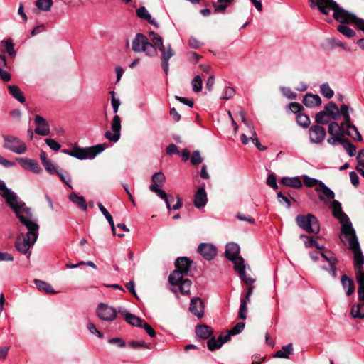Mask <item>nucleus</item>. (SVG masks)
<instances>
[{
	"mask_svg": "<svg viewBox=\"0 0 364 364\" xmlns=\"http://www.w3.org/2000/svg\"><path fill=\"white\" fill-rule=\"evenodd\" d=\"M149 36L152 41L150 43L148 38L142 33H137L132 41V49L135 53L144 52L148 56L156 55V48L161 53V67L167 75L168 72V61L175 55L170 44L164 46L162 38L154 31L149 32Z\"/></svg>",
	"mask_w": 364,
	"mask_h": 364,
	"instance_id": "1",
	"label": "nucleus"
},
{
	"mask_svg": "<svg viewBox=\"0 0 364 364\" xmlns=\"http://www.w3.org/2000/svg\"><path fill=\"white\" fill-rule=\"evenodd\" d=\"M3 198L20 222L28 229V231L38 232L39 225L33 218L31 209L26 207L25 203L20 200L14 192L9 188L5 197Z\"/></svg>",
	"mask_w": 364,
	"mask_h": 364,
	"instance_id": "2",
	"label": "nucleus"
},
{
	"mask_svg": "<svg viewBox=\"0 0 364 364\" xmlns=\"http://www.w3.org/2000/svg\"><path fill=\"white\" fill-rule=\"evenodd\" d=\"M240 247L238 244L229 242V261L232 262L235 271L237 272L240 279L245 283H254L255 279L248 277L246 275L245 259L240 255Z\"/></svg>",
	"mask_w": 364,
	"mask_h": 364,
	"instance_id": "3",
	"label": "nucleus"
},
{
	"mask_svg": "<svg viewBox=\"0 0 364 364\" xmlns=\"http://www.w3.org/2000/svg\"><path fill=\"white\" fill-rule=\"evenodd\" d=\"M311 9L317 8L323 15H328L330 11H333L334 19L338 21H342L343 14L346 11L341 7L333 0H309Z\"/></svg>",
	"mask_w": 364,
	"mask_h": 364,
	"instance_id": "4",
	"label": "nucleus"
},
{
	"mask_svg": "<svg viewBox=\"0 0 364 364\" xmlns=\"http://www.w3.org/2000/svg\"><path fill=\"white\" fill-rule=\"evenodd\" d=\"M107 147V144H100L87 148H74L71 151L63 150V152L80 160L94 159L97 154L102 152Z\"/></svg>",
	"mask_w": 364,
	"mask_h": 364,
	"instance_id": "5",
	"label": "nucleus"
},
{
	"mask_svg": "<svg viewBox=\"0 0 364 364\" xmlns=\"http://www.w3.org/2000/svg\"><path fill=\"white\" fill-rule=\"evenodd\" d=\"M331 208L332 209L333 215L336 218L341 225V232L343 235H349V233L355 231L348 216L343 212L341 203L336 200L331 202Z\"/></svg>",
	"mask_w": 364,
	"mask_h": 364,
	"instance_id": "6",
	"label": "nucleus"
},
{
	"mask_svg": "<svg viewBox=\"0 0 364 364\" xmlns=\"http://www.w3.org/2000/svg\"><path fill=\"white\" fill-rule=\"evenodd\" d=\"M192 262L186 257L178 258L175 262L176 269L168 277L170 284H178L182 277L188 275Z\"/></svg>",
	"mask_w": 364,
	"mask_h": 364,
	"instance_id": "7",
	"label": "nucleus"
},
{
	"mask_svg": "<svg viewBox=\"0 0 364 364\" xmlns=\"http://www.w3.org/2000/svg\"><path fill=\"white\" fill-rule=\"evenodd\" d=\"M343 237L348 242L349 249L353 253L355 269H363L364 256L361 252L355 231L349 233V235H344Z\"/></svg>",
	"mask_w": 364,
	"mask_h": 364,
	"instance_id": "8",
	"label": "nucleus"
},
{
	"mask_svg": "<svg viewBox=\"0 0 364 364\" xmlns=\"http://www.w3.org/2000/svg\"><path fill=\"white\" fill-rule=\"evenodd\" d=\"M38 237V232L28 231L26 236L23 234H21L16 239V249L21 253L28 254L27 257L28 258L31 255L29 249L36 242Z\"/></svg>",
	"mask_w": 364,
	"mask_h": 364,
	"instance_id": "9",
	"label": "nucleus"
},
{
	"mask_svg": "<svg viewBox=\"0 0 364 364\" xmlns=\"http://www.w3.org/2000/svg\"><path fill=\"white\" fill-rule=\"evenodd\" d=\"M350 107L346 105H342L340 107V116L343 117V122L341 123L342 127H346V134L351 136L354 140L361 141L362 136L358 128L352 124L349 114Z\"/></svg>",
	"mask_w": 364,
	"mask_h": 364,
	"instance_id": "10",
	"label": "nucleus"
},
{
	"mask_svg": "<svg viewBox=\"0 0 364 364\" xmlns=\"http://www.w3.org/2000/svg\"><path fill=\"white\" fill-rule=\"evenodd\" d=\"M296 223L308 233L318 234L320 231L318 220L312 214L298 215L296 218Z\"/></svg>",
	"mask_w": 364,
	"mask_h": 364,
	"instance_id": "11",
	"label": "nucleus"
},
{
	"mask_svg": "<svg viewBox=\"0 0 364 364\" xmlns=\"http://www.w3.org/2000/svg\"><path fill=\"white\" fill-rule=\"evenodd\" d=\"M2 137L4 139L3 147L4 149L17 154H23L27 151L26 144L18 137L9 134H4Z\"/></svg>",
	"mask_w": 364,
	"mask_h": 364,
	"instance_id": "12",
	"label": "nucleus"
},
{
	"mask_svg": "<svg viewBox=\"0 0 364 364\" xmlns=\"http://www.w3.org/2000/svg\"><path fill=\"white\" fill-rule=\"evenodd\" d=\"M98 317L105 321H114L117 315L116 309L105 304H100L97 308Z\"/></svg>",
	"mask_w": 364,
	"mask_h": 364,
	"instance_id": "13",
	"label": "nucleus"
},
{
	"mask_svg": "<svg viewBox=\"0 0 364 364\" xmlns=\"http://www.w3.org/2000/svg\"><path fill=\"white\" fill-rule=\"evenodd\" d=\"M111 127L112 131L107 130L105 136L109 141L116 142L119 139L121 131V119L118 115L114 116Z\"/></svg>",
	"mask_w": 364,
	"mask_h": 364,
	"instance_id": "14",
	"label": "nucleus"
},
{
	"mask_svg": "<svg viewBox=\"0 0 364 364\" xmlns=\"http://www.w3.org/2000/svg\"><path fill=\"white\" fill-rule=\"evenodd\" d=\"M199 254L206 260L213 259L216 254V247L210 243H200L198 247Z\"/></svg>",
	"mask_w": 364,
	"mask_h": 364,
	"instance_id": "15",
	"label": "nucleus"
},
{
	"mask_svg": "<svg viewBox=\"0 0 364 364\" xmlns=\"http://www.w3.org/2000/svg\"><path fill=\"white\" fill-rule=\"evenodd\" d=\"M310 141L312 143H320L326 136V129L320 125H313L309 130Z\"/></svg>",
	"mask_w": 364,
	"mask_h": 364,
	"instance_id": "16",
	"label": "nucleus"
},
{
	"mask_svg": "<svg viewBox=\"0 0 364 364\" xmlns=\"http://www.w3.org/2000/svg\"><path fill=\"white\" fill-rule=\"evenodd\" d=\"M316 191L318 193L319 199L324 203H328L335 197L333 191L323 182H320L319 186L316 188Z\"/></svg>",
	"mask_w": 364,
	"mask_h": 364,
	"instance_id": "17",
	"label": "nucleus"
},
{
	"mask_svg": "<svg viewBox=\"0 0 364 364\" xmlns=\"http://www.w3.org/2000/svg\"><path fill=\"white\" fill-rule=\"evenodd\" d=\"M241 120L242 122L245 123V124L248 127L249 129V134H250V140L252 141V143L255 145V146L259 150V151H265L267 149V146L261 144L259 142L256 132L253 127H252L248 121L246 119L245 117V114L243 112H241L240 113Z\"/></svg>",
	"mask_w": 364,
	"mask_h": 364,
	"instance_id": "18",
	"label": "nucleus"
},
{
	"mask_svg": "<svg viewBox=\"0 0 364 364\" xmlns=\"http://www.w3.org/2000/svg\"><path fill=\"white\" fill-rule=\"evenodd\" d=\"M342 21L339 23L342 24H348L353 23L358 26V28L363 31L364 33V20L360 18H358L354 14L349 12L348 11H346L343 14V17L341 18Z\"/></svg>",
	"mask_w": 364,
	"mask_h": 364,
	"instance_id": "19",
	"label": "nucleus"
},
{
	"mask_svg": "<svg viewBox=\"0 0 364 364\" xmlns=\"http://www.w3.org/2000/svg\"><path fill=\"white\" fill-rule=\"evenodd\" d=\"M35 132L41 136H47L50 134V126L48 122L41 116L35 117Z\"/></svg>",
	"mask_w": 364,
	"mask_h": 364,
	"instance_id": "20",
	"label": "nucleus"
},
{
	"mask_svg": "<svg viewBox=\"0 0 364 364\" xmlns=\"http://www.w3.org/2000/svg\"><path fill=\"white\" fill-rule=\"evenodd\" d=\"M17 161L20 165L26 170L30 171L35 173H39L42 169L38 163L33 159L28 158H18Z\"/></svg>",
	"mask_w": 364,
	"mask_h": 364,
	"instance_id": "21",
	"label": "nucleus"
},
{
	"mask_svg": "<svg viewBox=\"0 0 364 364\" xmlns=\"http://www.w3.org/2000/svg\"><path fill=\"white\" fill-rule=\"evenodd\" d=\"M247 284V283H246ZM252 283L248 284L249 287L247 289V294L245 299H241L240 302V306L239 310V314L238 317L240 319H245L247 318V302H250V296L252 294L253 289L255 288L254 286H252Z\"/></svg>",
	"mask_w": 364,
	"mask_h": 364,
	"instance_id": "22",
	"label": "nucleus"
},
{
	"mask_svg": "<svg viewBox=\"0 0 364 364\" xmlns=\"http://www.w3.org/2000/svg\"><path fill=\"white\" fill-rule=\"evenodd\" d=\"M203 302L200 298L195 297L191 300L189 310L193 314L201 318L203 316Z\"/></svg>",
	"mask_w": 364,
	"mask_h": 364,
	"instance_id": "23",
	"label": "nucleus"
},
{
	"mask_svg": "<svg viewBox=\"0 0 364 364\" xmlns=\"http://www.w3.org/2000/svg\"><path fill=\"white\" fill-rule=\"evenodd\" d=\"M208 201L207 193L205 191V188L200 187L196 191L194 197V205L197 208L204 207Z\"/></svg>",
	"mask_w": 364,
	"mask_h": 364,
	"instance_id": "24",
	"label": "nucleus"
},
{
	"mask_svg": "<svg viewBox=\"0 0 364 364\" xmlns=\"http://www.w3.org/2000/svg\"><path fill=\"white\" fill-rule=\"evenodd\" d=\"M149 190L155 193L160 198L164 200L166 203V208L168 210H171V201L173 200L172 196H168L167 193L161 188H156L154 186H149Z\"/></svg>",
	"mask_w": 364,
	"mask_h": 364,
	"instance_id": "25",
	"label": "nucleus"
},
{
	"mask_svg": "<svg viewBox=\"0 0 364 364\" xmlns=\"http://www.w3.org/2000/svg\"><path fill=\"white\" fill-rule=\"evenodd\" d=\"M303 103L307 107H315L321 104V99L318 95L307 93L303 99Z\"/></svg>",
	"mask_w": 364,
	"mask_h": 364,
	"instance_id": "26",
	"label": "nucleus"
},
{
	"mask_svg": "<svg viewBox=\"0 0 364 364\" xmlns=\"http://www.w3.org/2000/svg\"><path fill=\"white\" fill-rule=\"evenodd\" d=\"M228 341V333L220 336L217 340L214 337L209 339L207 342L208 348L210 350H215L220 348L222 345Z\"/></svg>",
	"mask_w": 364,
	"mask_h": 364,
	"instance_id": "27",
	"label": "nucleus"
},
{
	"mask_svg": "<svg viewBox=\"0 0 364 364\" xmlns=\"http://www.w3.org/2000/svg\"><path fill=\"white\" fill-rule=\"evenodd\" d=\"M341 281L342 287L345 289L346 294L348 296L351 295L355 291V284L353 280L346 274H343L341 277Z\"/></svg>",
	"mask_w": 364,
	"mask_h": 364,
	"instance_id": "28",
	"label": "nucleus"
},
{
	"mask_svg": "<svg viewBox=\"0 0 364 364\" xmlns=\"http://www.w3.org/2000/svg\"><path fill=\"white\" fill-rule=\"evenodd\" d=\"M327 112L328 115L330 118L336 120L340 118V112L338 106L333 102H328L325 106V110Z\"/></svg>",
	"mask_w": 364,
	"mask_h": 364,
	"instance_id": "29",
	"label": "nucleus"
},
{
	"mask_svg": "<svg viewBox=\"0 0 364 364\" xmlns=\"http://www.w3.org/2000/svg\"><path fill=\"white\" fill-rule=\"evenodd\" d=\"M69 199L73 203L76 204L82 210L85 211L87 210V205L84 197L80 196L73 192L70 194Z\"/></svg>",
	"mask_w": 364,
	"mask_h": 364,
	"instance_id": "30",
	"label": "nucleus"
},
{
	"mask_svg": "<svg viewBox=\"0 0 364 364\" xmlns=\"http://www.w3.org/2000/svg\"><path fill=\"white\" fill-rule=\"evenodd\" d=\"M351 316L355 318H364V301H359V303L355 304L350 311Z\"/></svg>",
	"mask_w": 364,
	"mask_h": 364,
	"instance_id": "31",
	"label": "nucleus"
},
{
	"mask_svg": "<svg viewBox=\"0 0 364 364\" xmlns=\"http://www.w3.org/2000/svg\"><path fill=\"white\" fill-rule=\"evenodd\" d=\"M196 333L199 338L207 339L212 334V328L207 325H200L196 327Z\"/></svg>",
	"mask_w": 364,
	"mask_h": 364,
	"instance_id": "32",
	"label": "nucleus"
},
{
	"mask_svg": "<svg viewBox=\"0 0 364 364\" xmlns=\"http://www.w3.org/2000/svg\"><path fill=\"white\" fill-rule=\"evenodd\" d=\"M281 183L287 186L298 188L301 187L302 182L299 177H284L281 180Z\"/></svg>",
	"mask_w": 364,
	"mask_h": 364,
	"instance_id": "33",
	"label": "nucleus"
},
{
	"mask_svg": "<svg viewBox=\"0 0 364 364\" xmlns=\"http://www.w3.org/2000/svg\"><path fill=\"white\" fill-rule=\"evenodd\" d=\"M9 93L18 102L23 103L26 101L23 92L17 85H9L8 87Z\"/></svg>",
	"mask_w": 364,
	"mask_h": 364,
	"instance_id": "34",
	"label": "nucleus"
},
{
	"mask_svg": "<svg viewBox=\"0 0 364 364\" xmlns=\"http://www.w3.org/2000/svg\"><path fill=\"white\" fill-rule=\"evenodd\" d=\"M345 129L346 127H342L341 124L339 125L337 122H332L328 125V131L331 135L343 136Z\"/></svg>",
	"mask_w": 364,
	"mask_h": 364,
	"instance_id": "35",
	"label": "nucleus"
},
{
	"mask_svg": "<svg viewBox=\"0 0 364 364\" xmlns=\"http://www.w3.org/2000/svg\"><path fill=\"white\" fill-rule=\"evenodd\" d=\"M35 284L36 285L37 289L39 291H43L47 294H55L56 293V291H54L52 286L50 284H48L44 281L35 279Z\"/></svg>",
	"mask_w": 364,
	"mask_h": 364,
	"instance_id": "36",
	"label": "nucleus"
},
{
	"mask_svg": "<svg viewBox=\"0 0 364 364\" xmlns=\"http://www.w3.org/2000/svg\"><path fill=\"white\" fill-rule=\"evenodd\" d=\"M191 284L192 282L189 279L182 277V279L178 282L177 285L179 287V290L182 294L188 295Z\"/></svg>",
	"mask_w": 364,
	"mask_h": 364,
	"instance_id": "37",
	"label": "nucleus"
},
{
	"mask_svg": "<svg viewBox=\"0 0 364 364\" xmlns=\"http://www.w3.org/2000/svg\"><path fill=\"white\" fill-rule=\"evenodd\" d=\"M293 352L292 344L289 343L284 346L281 350H277L274 355V357L279 358H288L289 355Z\"/></svg>",
	"mask_w": 364,
	"mask_h": 364,
	"instance_id": "38",
	"label": "nucleus"
},
{
	"mask_svg": "<svg viewBox=\"0 0 364 364\" xmlns=\"http://www.w3.org/2000/svg\"><path fill=\"white\" fill-rule=\"evenodd\" d=\"M52 0H36L35 4L39 11L48 12L50 11L53 6Z\"/></svg>",
	"mask_w": 364,
	"mask_h": 364,
	"instance_id": "39",
	"label": "nucleus"
},
{
	"mask_svg": "<svg viewBox=\"0 0 364 364\" xmlns=\"http://www.w3.org/2000/svg\"><path fill=\"white\" fill-rule=\"evenodd\" d=\"M136 14L139 18L146 20L149 23L154 24L156 27L158 26L155 21L151 18L150 14L144 6L139 8L136 10Z\"/></svg>",
	"mask_w": 364,
	"mask_h": 364,
	"instance_id": "40",
	"label": "nucleus"
},
{
	"mask_svg": "<svg viewBox=\"0 0 364 364\" xmlns=\"http://www.w3.org/2000/svg\"><path fill=\"white\" fill-rule=\"evenodd\" d=\"M125 320L127 321V323H129L132 326H136V327L142 326V323L144 321V320H142L139 317H138L132 314H130L129 312H127L125 314Z\"/></svg>",
	"mask_w": 364,
	"mask_h": 364,
	"instance_id": "41",
	"label": "nucleus"
},
{
	"mask_svg": "<svg viewBox=\"0 0 364 364\" xmlns=\"http://www.w3.org/2000/svg\"><path fill=\"white\" fill-rule=\"evenodd\" d=\"M151 180L153 183L151 186H154L156 188H161L164 186L166 178L162 172H157L152 176Z\"/></svg>",
	"mask_w": 364,
	"mask_h": 364,
	"instance_id": "42",
	"label": "nucleus"
},
{
	"mask_svg": "<svg viewBox=\"0 0 364 364\" xmlns=\"http://www.w3.org/2000/svg\"><path fill=\"white\" fill-rule=\"evenodd\" d=\"M323 46L325 49L332 50L336 47H343V44L341 41H338L335 38H328L326 40Z\"/></svg>",
	"mask_w": 364,
	"mask_h": 364,
	"instance_id": "43",
	"label": "nucleus"
},
{
	"mask_svg": "<svg viewBox=\"0 0 364 364\" xmlns=\"http://www.w3.org/2000/svg\"><path fill=\"white\" fill-rule=\"evenodd\" d=\"M296 122L299 126L304 128H307L310 124L309 117L302 112L297 114Z\"/></svg>",
	"mask_w": 364,
	"mask_h": 364,
	"instance_id": "44",
	"label": "nucleus"
},
{
	"mask_svg": "<svg viewBox=\"0 0 364 364\" xmlns=\"http://www.w3.org/2000/svg\"><path fill=\"white\" fill-rule=\"evenodd\" d=\"M320 92L327 99H331L334 95L333 90L330 87L328 83L321 85Z\"/></svg>",
	"mask_w": 364,
	"mask_h": 364,
	"instance_id": "45",
	"label": "nucleus"
},
{
	"mask_svg": "<svg viewBox=\"0 0 364 364\" xmlns=\"http://www.w3.org/2000/svg\"><path fill=\"white\" fill-rule=\"evenodd\" d=\"M330 117L328 115L327 112L321 111L318 112L315 116L316 122L318 124H327L328 123Z\"/></svg>",
	"mask_w": 364,
	"mask_h": 364,
	"instance_id": "46",
	"label": "nucleus"
},
{
	"mask_svg": "<svg viewBox=\"0 0 364 364\" xmlns=\"http://www.w3.org/2000/svg\"><path fill=\"white\" fill-rule=\"evenodd\" d=\"M213 6L215 13H224L228 6V0H217Z\"/></svg>",
	"mask_w": 364,
	"mask_h": 364,
	"instance_id": "47",
	"label": "nucleus"
},
{
	"mask_svg": "<svg viewBox=\"0 0 364 364\" xmlns=\"http://www.w3.org/2000/svg\"><path fill=\"white\" fill-rule=\"evenodd\" d=\"M338 31L347 38H352L355 35V32L346 25H339Z\"/></svg>",
	"mask_w": 364,
	"mask_h": 364,
	"instance_id": "48",
	"label": "nucleus"
},
{
	"mask_svg": "<svg viewBox=\"0 0 364 364\" xmlns=\"http://www.w3.org/2000/svg\"><path fill=\"white\" fill-rule=\"evenodd\" d=\"M5 46V51L11 56L14 57L16 55V51L14 48V43L12 39L9 38L6 41H2Z\"/></svg>",
	"mask_w": 364,
	"mask_h": 364,
	"instance_id": "49",
	"label": "nucleus"
},
{
	"mask_svg": "<svg viewBox=\"0 0 364 364\" xmlns=\"http://www.w3.org/2000/svg\"><path fill=\"white\" fill-rule=\"evenodd\" d=\"M342 145L350 156H353L355 155L356 147L353 144H351L348 139H345Z\"/></svg>",
	"mask_w": 364,
	"mask_h": 364,
	"instance_id": "50",
	"label": "nucleus"
},
{
	"mask_svg": "<svg viewBox=\"0 0 364 364\" xmlns=\"http://www.w3.org/2000/svg\"><path fill=\"white\" fill-rule=\"evenodd\" d=\"M321 255L328 262L329 265L338 263V259L330 251L325 250L321 253Z\"/></svg>",
	"mask_w": 364,
	"mask_h": 364,
	"instance_id": "51",
	"label": "nucleus"
},
{
	"mask_svg": "<svg viewBox=\"0 0 364 364\" xmlns=\"http://www.w3.org/2000/svg\"><path fill=\"white\" fill-rule=\"evenodd\" d=\"M193 90L199 92L202 89V79L200 75H196L191 82Z\"/></svg>",
	"mask_w": 364,
	"mask_h": 364,
	"instance_id": "52",
	"label": "nucleus"
},
{
	"mask_svg": "<svg viewBox=\"0 0 364 364\" xmlns=\"http://www.w3.org/2000/svg\"><path fill=\"white\" fill-rule=\"evenodd\" d=\"M303 181H304V184L307 187H314L316 186H319V183H320V182H321V181H318L314 178H311L306 175H304L303 176Z\"/></svg>",
	"mask_w": 364,
	"mask_h": 364,
	"instance_id": "53",
	"label": "nucleus"
},
{
	"mask_svg": "<svg viewBox=\"0 0 364 364\" xmlns=\"http://www.w3.org/2000/svg\"><path fill=\"white\" fill-rule=\"evenodd\" d=\"M245 324L244 322L237 323L233 328L229 330V337L230 336H235L241 333L245 328Z\"/></svg>",
	"mask_w": 364,
	"mask_h": 364,
	"instance_id": "54",
	"label": "nucleus"
},
{
	"mask_svg": "<svg viewBox=\"0 0 364 364\" xmlns=\"http://www.w3.org/2000/svg\"><path fill=\"white\" fill-rule=\"evenodd\" d=\"M203 161V158L200 156L199 151H195L193 152L191 157V162L193 165H198Z\"/></svg>",
	"mask_w": 364,
	"mask_h": 364,
	"instance_id": "55",
	"label": "nucleus"
},
{
	"mask_svg": "<svg viewBox=\"0 0 364 364\" xmlns=\"http://www.w3.org/2000/svg\"><path fill=\"white\" fill-rule=\"evenodd\" d=\"M45 142L51 149L54 151H58L61 147V145L53 139H46Z\"/></svg>",
	"mask_w": 364,
	"mask_h": 364,
	"instance_id": "56",
	"label": "nucleus"
},
{
	"mask_svg": "<svg viewBox=\"0 0 364 364\" xmlns=\"http://www.w3.org/2000/svg\"><path fill=\"white\" fill-rule=\"evenodd\" d=\"M332 136L328 139V143L331 145H335L336 143L341 144H343L346 139L343 138V136L340 135H331Z\"/></svg>",
	"mask_w": 364,
	"mask_h": 364,
	"instance_id": "57",
	"label": "nucleus"
},
{
	"mask_svg": "<svg viewBox=\"0 0 364 364\" xmlns=\"http://www.w3.org/2000/svg\"><path fill=\"white\" fill-rule=\"evenodd\" d=\"M289 109L297 115L298 113H301L303 110V107L298 102H291L289 104Z\"/></svg>",
	"mask_w": 364,
	"mask_h": 364,
	"instance_id": "58",
	"label": "nucleus"
},
{
	"mask_svg": "<svg viewBox=\"0 0 364 364\" xmlns=\"http://www.w3.org/2000/svg\"><path fill=\"white\" fill-rule=\"evenodd\" d=\"M277 197H278L279 202L280 203H284L287 208H289L291 207L290 200L286 196L283 195L282 192L277 193Z\"/></svg>",
	"mask_w": 364,
	"mask_h": 364,
	"instance_id": "59",
	"label": "nucleus"
},
{
	"mask_svg": "<svg viewBox=\"0 0 364 364\" xmlns=\"http://www.w3.org/2000/svg\"><path fill=\"white\" fill-rule=\"evenodd\" d=\"M141 327L146 331L150 337H154L156 336L154 329L148 323L143 321L142 326Z\"/></svg>",
	"mask_w": 364,
	"mask_h": 364,
	"instance_id": "60",
	"label": "nucleus"
},
{
	"mask_svg": "<svg viewBox=\"0 0 364 364\" xmlns=\"http://www.w3.org/2000/svg\"><path fill=\"white\" fill-rule=\"evenodd\" d=\"M87 328L92 334H96L99 338H102L103 336L102 333L99 331L95 327V324L92 322H88L87 324Z\"/></svg>",
	"mask_w": 364,
	"mask_h": 364,
	"instance_id": "61",
	"label": "nucleus"
},
{
	"mask_svg": "<svg viewBox=\"0 0 364 364\" xmlns=\"http://www.w3.org/2000/svg\"><path fill=\"white\" fill-rule=\"evenodd\" d=\"M45 169L50 173L53 174L57 173V168L51 161H48L43 164Z\"/></svg>",
	"mask_w": 364,
	"mask_h": 364,
	"instance_id": "62",
	"label": "nucleus"
},
{
	"mask_svg": "<svg viewBox=\"0 0 364 364\" xmlns=\"http://www.w3.org/2000/svg\"><path fill=\"white\" fill-rule=\"evenodd\" d=\"M267 183L274 189H277V179L274 174H269L267 179Z\"/></svg>",
	"mask_w": 364,
	"mask_h": 364,
	"instance_id": "63",
	"label": "nucleus"
},
{
	"mask_svg": "<svg viewBox=\"0 0 364 364\" xmlns=\"http://www.w3.org/2000/svg\"><path fill=\"white\" fill-rule=\"evenodd\" d=\"M356 280L358 284H364V271L363 269L355 270Z\"/></svg>",
	"mask_w": 364,
	"mask_h": 364,
	"instance_id": "64",
	"label": "nucleus"
}]
</instances>
